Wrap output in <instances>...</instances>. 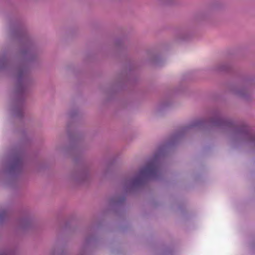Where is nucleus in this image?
<instances>
[{
  "mask_svg": "<svg viewBox=\"0 0 255 255\" xmlns=\"http://www.w3.org/2000/svg\"><path fill=\"white\" fill-rule=\"evenodd\" d=\"M158 171V162L156 158L149 162L145 167L140 169L139 177L134 181V184L140 182L142 178L151 177L155 175Z\"/></svg>",
  "mask_w": 255,
  "mask_h": 255,
  "instance_id": "1",
  "label": "nucleus"
},
{
  "mask_svg": "<svg viewBox=\"0 0 255 255\" xmlns=\"http://www.w3.org/2000/svg\"><path fill=\"white\" fill-rule=\"evenodd\" d=\"M17 81L20 88H23L27 85L28 79L26 70H22L19 72L17 76Z\"/></svg>",
  "mask_w": 255,
  "mask_h": 255,
  "instance_id": "2",
  "label": "nucleus"
},
{
  "mask_svg": "<svg viewBox=\"0 0 255 255\" xmlns=\"http://www.w3.org/2000/svg\"><path fill=\"white\" fill-rule=\"evenodd\" d=\"M191 36V33L188 31L184 30L180 31L178 34V37L182 40H186Z\"/></svg>",
  "mask_w": 255,
  "mask_h": 255,
  "instance_id": "3",
  "label": "nucleus"
},
{
  "mask_svg": "<svg viewBox=\"0 0 255 255\" xmlns=\"http://www.w3.org/2000/svg\"><path fill=\"white\" fill-rule=\"evenodd\" d=\"M20 165V162L19 159H15L12 161V163L10 165L9 170H14L19 167Z\"/></svg>",
  "mask_w": 255,
  "mask_h": 255,
  "instance_id": "4",
  "label": "nucleus"
},
{
  "mask_svg": "<svg viewBox=\"0 0 255 255\" xmlns=\"http://www.w3.org/2000/svg\"><path fill=\"white\" fill-rule=\"evenodd\" d=\"M235 93L237 94H241V92L240 91H235Z\"/></svg>",
  "mask_w": 255,
  "mask_h": 255,
  "instance_id": "5",
  "label": "nucleus"
},
{
  "mask_svg": "<svg viewBox=\"0 0 255 255\" xmlns=\"http://www.w3.org/2000/svg\"><path fill=\"white\" fill-rule=\"evenodd\" d=\"M217 124H219V121L216 122Z\"/></svg>",
  "mask_w": 255,
  "mask_h": 255,
  "instance_id": "6",
  "label": "nucleus"
}]
</instances>
